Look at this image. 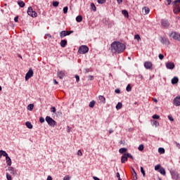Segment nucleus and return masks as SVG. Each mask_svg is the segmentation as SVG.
<instances>
[{"instance_id":"obj_1","label":"nucleus","mask_w":180,"mask_h":180,"mask_svg":"<svg viewBox=\"0 0 180 180\" xmlns=\"http://www.w3.org/2000/svg\"><path fill=\"white\" fill-rule=\"evenodd\" d=\"M126 50V45L120 41H114L111 44V51L113 54H122Z\"/></svg>"},{"instance_id":"obj_2","label":"nucleus","mask_w":180,"mask_h":180,"mask_svg":"<svg viewBox=\"0 0 180 180\" xmlns=\"http://www.w3.org/2000/svg\"><path fill=\"white\" fill-rule=\"evenodd\" d=\"M1 157H6V161L7 162V165L11 167L12 165V160H11V158L5 150H0Z\"/></svg>"},{"instance_id":"obj_3","label":"nucleus","mask_w":180,"mask_h":180,"mask_svg":"<svg viewBox=\"0 0 180 180\" xmlns=\"http://www.w3.org/2000/svg\"><path fill=\"white\" fill-rule=\"evenodd\" d=\"M45 120L48 123L49 126H51V127H54L55 126H57V122H56V120H54L50 116H46L45 118Z\"/></svg>"},{"instance_id":"obj_4","label":"nucleus","mask_w":180,"mask_h":180,"mask_svg":"<svg viewBox=\"0 0 180 180\" xmlns=\"http://www.w3.org/2000/svg\"><path fill=\"white\" fill-rule=\"evenodd\" d=\"M89 51V48L86 45H82L79 48L78 53L79 54H86Z\"/></svg>"},{"instance_id":"obj_5","label":"nucleus","mask_w":180,"mask_h":180,"mask_svg":"<svg viewBox=\"0 0 180 180\" xmlns=\"http://www.w3.org/2000/svg\"><path fill=\"white\" fill-rule=\"evenodd\" d=\"M27 12V15H29V16H31V18H37V13L33 11L32 6L28 7Z\"/></svg>"},{"instance_id":"obj_6","label":"nucleus","mask_w":180,"mask_h":180,"mask_svg":"<svg viewBox=\"0 0 180 180\" xmlns=\"http://www.w3.org/2000/svg\"><path fill=\"white\" fill-rule=\"evenodd\" d=\"M169 36V37H172L174 40H177L178 41H180V34L179 32H172V33H170Z\"/></svg>"},{"instance_id":"obj_7","label":"nucleus","mask_w":180,"mask_h":180,"mask_svg":"<svg viewBox=\"0 0 180 180\" xmlns=\"http://www.w3.org/2000/svg\"><path fill=\"white\" fill-rule=\"evenodd\" d=\"M72 33H74V31H72V30H70V31L63 30V31H61L60 32V39H64V37H65L66 36H70V34H71Z\"/></svg>"},{"instance_id":"obj_8","label":"nucleus","mask_w":180,"mask_h":180,"mask_svg":"<svg viewBox=\"0 0 180 180\" xmlns=\"http://www.w3.org/2000/svg\"><path fill=\"white\" fill-rule=\"evenodd\" d=\"M160 23L163 29H168V27H169V21L167 19H162Z\"/></svg>"},{"instance_id":"obj_9","label":"nucleus","mask_w":180,"mask_h":180,"mask_svg":"<svg viewBox=\"0 0 180 180\" xmlns=\"http://www.w3.org/2000/svg\"><path fill=\"white\" fill-rule=\"evenodd\" d=\"M172 179L178 180L179 179V174L175 170H170Z\"/></svg>"},{"instance_id":"obj_10","label":"nucleus","mask_w":180,"mask_h":180,"mask_svg":"<svg viewBox=\"0 0 180 180\" xmlns=\"http://www.w3.org/2000/svg\"><path fill=\"white\" fill-rule=\"evenodd\" d=\"M33 70L32 68H30L28 72L25 75V81H28V79H30L32 77H33Z\"/></svg>"},{"instance_id":"obj_11","label":"nucleus","mask_w":180,"mask_h":180,"mask_svg":"<svg viewBox=\"0 0 180 180\" xmlns=\"http://www.w3.org/2000/svg\"><path fill=\"white\" fill-rule=\"evenodd\" d=\"M160 39V42L162 43V44H165L167 46H169V44H171V42L169 41V39H168V38L161 37Z\"/></svg>"},{"instance_id":"obj_12","label":"nucleus","mask_w":180,"mask_h":180,"mask_svg":"<svg viewBox=\"0 0 180 180\" xmlns=\"http://www.w3.org/2000/svg\"><path fill=\"white\" fill-rule=\"evenodd\" d=\"M174 9L173 12L176 15H178V13L180 12V5L179 4H174L173 5Z\"/></svg>"},{"instance_id":"obj_13","label":"nucleus","mask_w":180,"mask_h":180,"mask_svg":"<svg viewBox=\"0 0 180 180\" xmlns=\"http://www.w3.org/2000/svg\"><path fill=\"white\" fill-rule=\"evenodd\" d=\"M166 68L167 70H174L175 68V64L172 62H167L166 63Z\"/></svg>"},{"instance_id":"obj_14","label":"nucleus","mask_w":180,"mask_h":180,"mask_svg":"<svg viewBox=\"0 0 180 180\" xmlns=\"http://www.w3.org/2000/svg\"><path fill=\"white\" fill-rule=\"evenodd\" d=\"M173 102L175 106H180V96L175 97Z\"/></svg>"},{"instance_id":"obj_15","label":"nucleus","mask_w":180,"mask_h":180,"mask_svg":"<svg viewBox=\"0 0 180 180\" xmlns=\"http://www.w3.org/2000/svg\"><path fill=\"white\" fill-rule=\"evenodd\" d=\"M144 67L146 70H150L153 68V63L150 61H146L144 63Z\"/></svg>"},{"instance_id":"obj_16","label":"nucleus","mask_w":180,"mask_h":180,"mask_svg":"<svg viewBox=\"0 0 180 180\" xmlns=\"http://www.w3.org/2000/svg\"><path fill=\"white\" fill-rule=\"evenodd\" d=\"M58 77L60 78V79H63L65 77V72L64 70L60 71L57 72Z\"/></svg>"},{"instance_id":"obj_17","label":"nucleus","mask_w":180,"mask_h":180,"mask_svg":"<svg viewBox=\"0 0 180 180\" xmlns=\"http://www.w3.org/2000/svg\"><path fill=\"white\" fill-rule=\"evenodd\" d=\"M127 160H128L127 155H126V153H124L121 157L122 164H124L127 161Z\"/></svg>"},{"instance_id":"obj_18","label":"nucleus","mask_w":180,"mask_h":180,"mask_svg":"<svg viewBox=\"0 0 180 180\" xmlns=\"http://www.w3.org/2000/svg\"><path fill=\"white\" fill-rule=\"evenodd\" d=\"M8 171H10L11 174H13V175H18V171L13 167H8Z\"/></svg>"},{"instance_id":"obj_19","label":"nucleus","mask_w":180,"mask_h":180,"mask_svg":"<svg viewBox=\"0 0 180 180\" xmlns=\"http://www.w3.org/2000/svg\"><path fill=\"white\" fill-rule=\"evenodd\" d=\"M132 180H137V173L136 172V170L134 169H132V176H131Z\"/></svg>"},{"instance_id":"obj_20","label":"nucleus","mask_w":180,"mask_h":180,"mask_svg":"<svg viewBox=\"0 0 180 180\" xmlns=\"http://www.w3.org/2000/svg\"><path fill=\"white\" fill-rule=\"evenodd\" d=\"M98 100L100 101L101 103H106V98L103 96H99Z\"/></svg>"},{"instance_id":"obj_21","label":"nucleus","mask_w":180,"mask_h":180,"mask_svg":"<svg viewBox=\"0 0 180 180\" xmlns=\"http://www.w3.org/2000/svg\"><path fill=\"white\" fill-rule=\"evenodd\" d=\"M179 81V79H178V77H174V78L172 79V85H175L178 84Z\"/></svg>"},{"instance_id":"obj_22","label":"nucleus","mask_w":180,"mask_h":180,"mask_svg":"<svg viewBox=\"0 0 180 180\" xmlns=\"http://www.w3.org/2000/svg\"><path fill=\"white\" fill-rule=\"evenodd\" d=\"M67 39H62L60 41V46L63 48L65 47V46H67Z\"/></svg>"},{"instance_id":"obj_23","label":"nucleus","mask_w":180,"mask_h":180,"mask_svg":"<svg viewBox=\"0 0 180 180\" xmlns=\"http://www.w3.org/2000/svg\"><path fill=\"white\" fill-rule=\"evenodd\" d=\"M151 122L153 123V126H155V127H158V126H160V122L157 120H151Z\"/></svg>"},{"instance_id":"obj_24","label":"nucleus","mask_w":180,"mask_h":180,"mask_svg":"<svg viewBox=\"0 0 180 180\" xmlns=\"http://www.w3.org/2000/svg\"><path fill=\"white\" fill-rule=\"evenodd\" d=\"M122 13L124 15V18H129V12L127 10H122Z\"/></svg>"},{"instance_id":"obj_25","label":"nucleus","mask_w":180,"mask_h":180,"mask_svg":"<svg viewBox=\"0 0 180 180\" xmlns=\"http://www.w3.org/2000/svg\"><path fill=\"white\" fill-rule=\"evenodd\" d=\"M127 151V148H121L119 150V153H120V154H124Z\"/></svg>"},{"instance_id":"obj_26","label":"nucleus","mask_w":180,"mask_h":180,"mask_svg":"<svg viewBox=\"0 0 180 180\" xmlns=\"http://www.w3.org/2000/svg\"><path fill=\"white\" fill-rule=\"evenodd\" d=\"M25 126L27 127V129H33V125L30 122H26Z\"/></svg>"},{"instance_id":"obj_27","label":"nucleus","mask_w":180,"mask_h":180,"mask_svg":"<svg viewBox=\"0 0 180 180\" xmlns=\"http://www.w3.org/2000/svg\"><path fill=\"white\" fill-rule=\"evenodd\" d=\"M143 11H144L145 15H148V13H150V8L148 7H143Z\"/></svg>"},{"instance_id":"obj_28","label":"nucleus","mask_w":180,"mask_h":180,"mask_svg":"<svg viewBox=\"0 0 180 180\" xmlns=\"http://www.w3.org/2000/svg\"><path fill=\"white\" fill-rule=\"evenodd\" d=\"M82 20V15H77L76 17V21L78 22V23H81V21Z\"/></svg>"},{"instance_id":"obj_29","label":"nucleus","mask_w":180,"mask_h":180,"mask_svg":"<svg viewBox=\"0 0 180 180\" xmlns=\"http://www.w3.org/2000/svg\"><path fill=\"white\" fill-rule=\"evenodd\" d=\"M123 105L122 104V103L119 102L117 103V105H116V109L117 110H120V108H122Z\"/></svg>"},{"instance_id":"obj_30","label":"nucleus","mask_w":180,"mask_h":180,"mask_svg":"<svg viewBox=\"0 0 180 180\" xmlns=\"http://www.w3.org/2000/svg\"><path fill=\"white\" fill-rule=\"evenodd\" d=\"M18 4L20 8H25V2H23L22 1H18Z\"/></svg>"},{"instance_id":"obj_31","label":"nucleus","mask_w":180,"mask_h":180,"mask_svg":"<svg viewBox=\"0 0 180 180\" xmlns=\"http://www.w3.org/2000/svg\"><path fill=\"white\" fill-rule=\"evenodd\" d=\"M91 9L94 11V12H96V6H95V4H91Z\"/></svg>"},{"instance_id":"obj_32","label":"nucleus","mask_w":180,"mask_h":180,"mask_svg":"<svg viewBox=\"0 0 180 180\" xmlns=\"http://www.w3.org/2000/svg\"><path fill=\"white\" fill-rule=\"evenodd\" d=\"M158 153H160V154H165V149H164V148H158Z\"/></svg>"},{"instance_id":"obj_33","label":"nucleus","mask_w":180,"mask_h":180,"mask_svg":"<svg viewBox=\"0 0 180 180\" xmlns=\"http://www.w3.org/2000/svg\"><path fill=\"white\" fill-rule=\"evenodd\" d=\"M159 172L162 175H165V174H166L165 169H164L163 167L160 168V170H159Z\"/></svg>"},{"instance_id":"obj_34","label":"nucleus","mask_w":180,"mask_h":180,"mask_svg":"<svg viewBox=\"0 0 180 180\" xmlns=\"http://www.w3.org/2000/svg\"><path fill=\"white\" fill-rule=\"evenodd\" d=\"M33 108H34V104H29L27 105V110H33Z\"/></svg>"},{"instance_id":"obj_35","label":"nucleus","mask_w":180,"mask_h":180,"mask_svg":"<svg viewBox=\"0 0 180 180\" xmlns=\"http://www.w3.org/2000/svg\"><path fill=\"white\" fill-rule=\"evenodd\" d=\"M95 103H96L95 101H91L89 104V108H94Z\"/></svg>"},{"instance_id":"obj_36","label":"nucleus","mask_w":180,"mask_h":180,"mask_svg":"<svg viewBox=\"0 0 180 180\" xmlns=\"http://www.w3.org/2000/svg\"><path fill=\"white\" fill-rule=\"evenodd\" d=\"M126 91H127V92H130L131 91V86L130 85V84H129L127 86Z\"/></svg>"},{"instance_id":"obj_37","label":"nucleus","mask_w":180,"mask_h":180,"mask_svg":"<svg viewBox=\"0 0 180 180\" xmlns=\"http://www.w3.org/2000/svg\"><path fill=\"white\" fill-rule=\"evenodd\" d=\"M52 5L55 8H57V6H58V5H60V3L58 1H53Z\"/></svg>"},{"instance_id":"obj_38","label":"nucleus","mask_w":180,"mask_h":180,"mask_svg":"<svg viewBox=\"0 0 180 180\" xmlns=\"http://www.w3.org/2000/svg\"><path fill=\"white\" fill-rule=\"evenodd\" d=\"M98 4L100 5H103V4L106 3V0H97Z\"/></svg>"},{"instance_id":"obj_39","label":"nucleus","mask_w":180,"mask_h":180,"mask_svg":"<svg viewBox=\"0 0 180 180\" xmlns=\"http://www.w3.org/2000/svg\"><path fill=\"white\" fill-rule=\"evenodd\" d=\"M6 176L7 180H12V176L11 174H9V173H6Z\"/></svg>"},{"instance_id":"obj_40","label":"nucleus","mask_w":180,"mask_h":180,"mask_svg":"<svg viewBox=\"0 0 180 180\" xmlns=\"http://www.w3.org/2000/svg\"><path fill=\"white\" fill-rule=\"evenodd\" d=\"M134 39L138 40V41H139V40H141V38L140 37V35L139 34H135Z\"/></svg>"},{"instance_id":"obj_41","label":"nucleus","mask_w":180,"mask_h":180,"mask_svg":"<svg viewBox=\"0 0 180 180\" xmlns=\"http://www.w3.org/2000/svg\"><path fill=\"white\" fill-rule=\"evenodd\" d=\"M138 150H139V151H143V150H144V145L141 144V145L139 146Z\"/></svg>"},{"instance_id":"obj_42","label":"nucleus","mask_w":180,"mask_h":180,"mask_svg":"<svg viewBox=\"0 0 180 180\" xmlns=\"http://www.w3.org/2000/svg\"><path fill=\"white\" fill-rule=\"evenodd\" d=\"M141 172L143 174V176H146V172L144 171V168L141 167Z\"/></svg>"},{"instance_id":"obj_43","label":"nucleus","mask_w":180,"mask_h":180,"mask_svg":"<svg viewBox=\"0 0 180 180\" xmlns=\"http://www.w3.org/2000/svg\"><path fill=\"white\" fill-rule=\"evenodd\" d=\"M161 165H157L156 166H155V171H159Z\"/></svg>"},{"instance_id":"obj_44","label":"nucleus","mask_w":180,"mask_h":180,"mask_svg":"<svg viewBox=\"0 0 180 180\" xmlns=\"http://www.w3.org/2000/svg\"><path fill=\"white\" fill-rule=\"evenodd\" d=\"M153 119H155V120H158L160 119V115H157V114H155L152 116Z\"/></svg>"},{"instance_id":"obj_45","label":"nucleus","mask_w":180,"mask_h":180,"mask_svg":"<svg viewBox=\"0 0 180 180\" xmlns=\"http://www.w3.org/2000/svg\"><path fill=\"white\" fill-rule=\"evenodd\" d=\"M68 6H65L64 8H63V13H68Z\"/></svg>"},{"instance_id":"obj_46","label":"nucleus","mask_w":180,"mask_h":180,"mask_svg":"<svg viewBox=\"0 0 180 180\" xmlns=\"http://www.w3.org/2000/svg\"><path fill=\"white\" fill-rule=\"evenodd\" d=\"M174 144H175L176 147H177V148H179L180 150V143H179L174 141Z\"/></svg>"},{"instance_id":"obj_47","label":"nucleus","mask_w":180,"mask_h":180,"mask_svg":"<svg viewBox=\"0 0 180 180\" xmlns=\"http://www.w3.org/2000/svg\"><path fill=\"white\" fill-rule=\"evenodd\" d=\"M127 158H131V160H134L133 155L130 153H126Z\"/></svg>"},{"instance_id":"obj_48","label":"nucleus","mask_w":180,"mask_h":180,"mask_svg":"<svg viewBox=\"0 0 180 180\" xmlns=\"http://www.w3.org/2000/svg\"><path fill=\"white\" fill-rule=\"evenodd\" d=\"M178 4H180V0H175L172 2V5H178Z\"/></svg>"},{"instance_id":"obj_49","label":"nucleus","mask_w":180,"mask_h":180,"mask_svg":"<svg viewBox=\"0 0 180 180\" xmlns=\"http://www.w3.org/2000/svg\"><path fill=\"white\" fill-rule=\"evenodd\" d=\"M39 122H40V123H44V122H45L44 117H40Z\"/></svg>"},{"instance_id":"obj_50","label":"nucleus","mask_w":180,"mask_h":180,"mask_svg":"<svg viewBox=\"0 0 180 180\" xmlns=\"http://www.w3.org/2000/svg\"><path fill=\"white\" fill-rule=\"evenodd\" d=\"M75 77L76 78V82H79V76L78 75H75Z\"/></svg>"},{"instance_id":"obj_51","label":"nucleus","mask_w":180,"mask_h":180,"mask_svg":"<svg viewBox=\"0 0 180 180\" xmlns=\"http://www.w3.org/2000/svg\"><path fill=\"white\" fill-rule=\"evenodd\" d=\"M56 107H52L51 108V112H52V113H56Z\"/></svg>"},{"instance_id":"obj_52","label":"nucleus","mask_w":180,"mask_h":180,"mask_svg":"<svg viewBox=\"0 0 180 180\" xmlns=\"http://www.w3.org/2000/svg\"><path fill=\"white\" fill-rule=\"evenodd\" d=\"M168 119L170 122H174V117H172V115H168Z\"/></svg>"},{"instance_id":"obj_53","label":"nucleus","mask_w":180,"mask_h":180,"mask_svg":"<svg viewBox=\"0 0 180 180\" xmlns=\"http://www.w3.org/2000/svg\"><path fill=\"white\" fill-rule=\"evenodd\" d=\"M160 60H164V55H162V53H160L158 56Z\"/></svg>"},{"instance_id":"obj_54","label":"nucleus","mask_w":180,"mask_h":180,"mask_svg":"<svg viewBox=\"0 0 180 180\" xmlns=\"http://www.w3.org/2000/svg\"><path fill=\"white\" fill-rule=\"evenodd\" d=\"M88 78H89V81H94V76H92V75H89Z\"/></svg>"},{"instance_id":"obj_55","label":"nucleus","mask_w":180,"mask_h":180,"mask_svg":"<svg viewBox=\"0 0 180 180\" xmlns=\"http://www.w3.org/2000/svg\"><path fill=\"white\" fill-rule=\"evenodd\" d=\"M77 155H79V157L82 156V151H81V150H79L77 151Z\"/></svg>"},{"instance_id":"obj_56","label":"nucleus","mask_w":180,"mask_h":180,"mask_svg":"<svg viewBox=\"0 0 180 180\" xmlns=\"http://www.w3.org/2000/svg\"><path fill=\"white\" fill-rule=\"evenodd\" d=\"M84 72L85 74H88V72H89V71H91V70L89 68H86V69H84Z\"/></svg>"},{"instance_id":"obj_57","label":"nucleus","mask_w":180,"mask_h":180,"mask_svg":"<svg viewBox=\"0 0 180 180\" xmlns=\"http://www.w3.org/2000/svg\"><path fill=\"white\" fill-rule=\"evenodd\" d=\"M115 94H120V89H116L115 90Z\"/></svg>"},{"instance_id":"obj_58","label":"nucleus","mask_w":180,"mask_h":180,"mask_svg":"<svg viewBox=\"0 0 180 180\" xmlns=\"http://www.w3.org/2000/svg\"><path fill=\"white\" fill-rule=\"evenodd\" d=\"M18 19H19V17H18V16H15V17L14 18V22H18Z\"/></svg>"},{"instance_id":"obj_59","label":"nucleus","mask_w":180,"mask_h":180,"mask_svg":"<svg viewBox=\"0 0 180 180\" xmlns=\"http://www.w3.org/2000/svg\"><path fill=\"white\" fill-rule=\"evenodd\" d=\"M167 2V5H171V4H172V0H166Z\"/></svg>"},{"instance_id":"obj_60","label":"nucleus","mask_w":180,"mask_h":180,"mask_svg":"<svg viewBox=\"0 0 180 180\" xmlns=\"http://www.w3.org/2000/svg\"><path fill=\"white\" fill-rule=\"evenodd\" d=\"M63 180H70V176H65L63 178Z\"/></svg>"},{"instance_id":"obj_61","label":"nucleus","mask_w":180,"mask_h":180,"mask_svg":"<svg viewBox=\"0 0 180 180\" xmlns=\"http://www.w3.org/2000/svg\"><path fill=\"white\" fill-rule=\"evenodd\" d=\"M118 5H120L123 2V0H117Z\"/></svg>"},{"instance_id":"obj_62","label":"nucleus","mask_w":180,"mask_h":180,"mask_svg":"<svg viewBox=\"0 0 180 180\" xmlns=\"http://www.w3.org/2000/svg\"><path fill=\"white\" fill-rule=\"evenodd\" d=\"M46 180H53V177H51V176H48Z\"/></svg>"},{"instance_id":"obj_63","label":"nucleus","mask_w":180,"mask_h":180,"mask_svg":"<svg viewBox=\"0 0 180 180\" xmlns=\"http://www.w3.org/2000/svg\"><path fill=\"white\" fill-rule=\"evenodd\" d=\"M116 176L117 178H118V179L120 178V174L119 172H117L116 174Z\"/></svg>"},{"instance_id":"obj_64","label":"nucleus","mask_w":180,"mask_h":180,"mask_svg":"<svg viewBox=\"0 0 180 180\" xmlns=\"http://www.w3.org/2000/svg\"><path fill=\"white\" fill-rule=\"evenodd\" d=\"M93 179H94V180H101V179H99V178H98V177H96V176H93Z\"/></svg>"}]
</instances>
